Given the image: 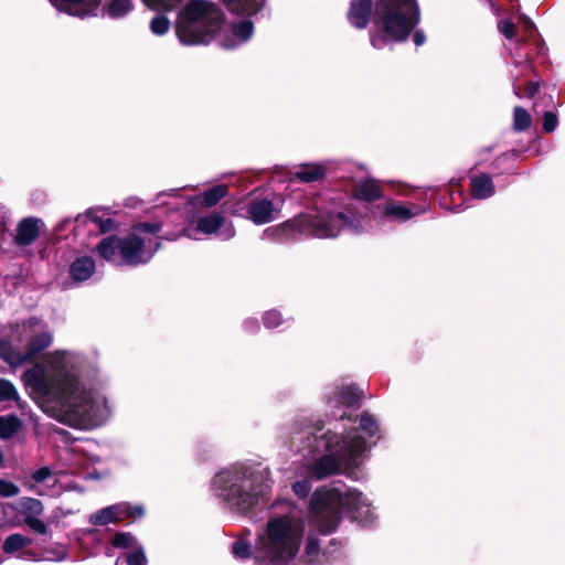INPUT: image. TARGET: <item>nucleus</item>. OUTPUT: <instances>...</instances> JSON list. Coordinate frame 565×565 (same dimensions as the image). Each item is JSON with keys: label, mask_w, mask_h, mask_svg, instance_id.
<instances>
[{"label": "nucleus", "mask_w": 565, "mask_h": 565, "mask_svg": "<svg viewBox=\"0 0 565 565\" xmlns=\"http://www.w3.org/2000/svg\"><path fill=\"white\" fill-rule=\"evenodd\" d=\"M361 393L353 384H334L329 387L327 403L335 418L326 427L322 420L307 416L296 417L285 429L290 447L311 462L299 476L291 489L299 499H306L312 489L311 480H322L337 475L359 480L360 467L381 438L377 419L370 412L359 416L338 412L341 406L352 407L359 404Z\"/></svg>", "instance_id": "obj_1"}, {"label": "nucleus", "mask_w": 565, "mask_h": 565, "mask_svg": "<svg viewBox=\"0 0 565 565\" xmlns=\"http://www.w3.org/2000/svg\"><path fill=\"white\" fill-rule=\"evenodd\" d=\"M343 512L363 527L373 526L377 520L372 501L356 489L342 492L339 488L321 487L312 493L307 509L291 500L275 501L255 541V562L290 565L300 553L307 526L313 522L322 534H330L337 530Z\"/></svg>", "instance_id": "obj_2"}, {"label": "nucleus", "mask_w": 565, "mask_h": 565, "mask_svg": "<svg viewBox=\"0 0 565 565\" xmlns=\"http://www.w3.org/2000/svg\"><path fill=\"white\" fill-rule=\"evenodd\" d=\"M107 383L95 355L73 354V429H96L110 419L113 407L104 392Z\"/></svg>", "instance_id": "obj_3"}, {"label": "nucleus", "mask_w": 565, "mask_h": 565, "mask_svg": "<svg viewBox=\"0 0 565 565\" xmlns=\"http://www.w3.org/2000/svg\"><path fill=\"white\" fill-rule=\"evenodd\" d=\"M367 227L369 224L362 214L330 204L318 209L315 214H300L279 225L268 227L264 231L263 237L274 241L297 239L301 235L335 238L344 230L360 234L367 231Z\"/></svg>", "instance_id": "obj_4"}, {"label": "nucleus", "mask_w": 565, "mask_h": 565, "mask_svg": "<svg viewBox=\"0 0 565 565\" xmlns=\"http://www.w3.org/2000/svg\"><path fill=\"white\" fill-rule=\"evenodd\" d=\"M266 470L234 465L218 471L212 479L211 491L223 509L246 513L256 507L270 491Z\"/></svg>", "instance_id": "obj_5"}, {"label": "nucleus", "mask_w": 565, "mask_h": 565, "mask_svg": "<svg viewBox=\"0 0 565 565\" xmlns=\"http://www.w3.org/2000/svg\"><path fill=\"white\" fill-rule=\"evenodd\" d=\"M46 364L35 362L22 379L38 395L54 402L63 409L60 422L71 426V369L66 353L55 351L45 355Z\"/></svg>", "instance_id": "obj_6"}, {"label": "nucleus", "mask_w": 565, "mask_h": 565, "mask_svg": "<svg viewBox=\"0 0 565 565\" xmlns=\"http://www.w3.org/2000/svg\"><path fill=\"white\" fill-rule=\"evenodd\" d=\"M159 222H141L132 226L125 237L109 235L96 246L98 254L115 266H139L147 264L160 247L157 234L161 231Z\"/></svg>", "instance_id": "obj_7"}, {"label": "nucleus", "mask_w": 565, "mask_h": 565, "mask_svg": "<svg viewBox=\"0 0 565 565\" xmlns=\"http://www.w3.org/2000/svg\"><path fill=\"white\" fill-rule=\"evenodd\" d=\"M419 21L416 0H379L373 12L372 46L381 50L392 41H405Z\"/></svg>", "instance_id": "obj_8"}, {"label": "nucleus", "mask_w": 565, "mask_h": 565, "mask_svg": "<svg viewBox=\"0 0 565 565\" xmlns=\"http://www.w3.org/2000/svg\"><path fill=\"white\" fill-rule=\"evenodd\" d=\"M224 21L220 7L206 0L190 1L177 24V35L184 45L209 43Z\"/></svg>", "instance_id": "obj_9"}, {"label": "nucleus", "mask_w": 565, "mask_h": 565, "mask_svg": "<svg viewBox=\"0 0 565 565\" xmlns=\"http://www.w3.org/2000/svg\"><path fill=\"white\" fill-rule=\"evenodd\" d=\"M424 212L425 210L415 203H406L388 198L382 203L370 205L367 214L363 215V218L369 224L367 231H370L381 228L387 222L405 223Z\"/></svg>", "instance_id": "obj_10"}, {"label": "nucleus", "mask_w": 565, "mask_h": 565, "mask_svg": "<svg viewBox=\"0 0 565 565\" xmlns=\"http://www.w3.org/2000/svg\"><path fill=\"white\" fill-rule=\"evenodd\" d=\"M212 234L217 235L222 241H230L235 236L236 231L233 223L218 212L200 215L182 228V235L194 241Z\"/></svg>", "instance_id": "obj_11"}, {"label": "nucleus", "mask_w": 565, "mask_h": 565, "mask_svg": "<svg viewBox=\"0 0 565 565\" xmlns=\"http://www.w3.org/2000/svg\"><path fill=\"white\" fill-rule=\"evenodd\" d=\"M98 450L96 440L73 436V476L84 480H99L104 473L96 468L100 462Z\"/></svg>", "instance_id": "obj_12"}, {"label": "nucleus", "mask_w": 565, "mask_h": 565, "mask_svg": "<svg viewBox=\"0 0 565 565\" xmlns=\"http://www.w3.org/2000/svg\"><path fill=\"white\" fill-rule=\"evenodd\" d=\"M317 534L323 535L317 524L312 522L306 529L305 548L300 561L307 565H332L340 562L344 556L341 543L331 540L321 552Z\"/></svg>", "instance_id": "obj_13"}, {"label": "nucleus", "mask_w": 565, "mask_h": 565, "mask_svg": "<svg viewBox=\"0 0 565 565\" xmlns=\"http://www.w3.org/2000/svg\"><path fill=\"white\" fill-rule=\"evenodd\" d=\"M239 215L249 220L256 225H263L273 222L279 215L280 209L264 196H254L239 203Z\"/></svg>", "instance_id": "obj_14"}, {"label": "nucleus", "mask_w": 565, "mask_h": 565, "mask_svg": "<svg viewBox=\"0 0 565 565\" xmlns=\"http://www.w3.org/2000/svg\"><path fill=\"white\" fill-rule=\"evenodd\" d=\"M145 515L142 504H131L129 502H119L103 508L89 516L93 525H107L109 523L121 522L128 519H139Z\"/></svg>", "instance_id": "obj_15"}, {"label": "nucleus", "mask_w": 565, "mask_h": 565, "mask_svg": "<svg viewBox=\"0 0 565 565\" xmlns=\"http://www.w3.org/2000/svg\"><path fill=\"white\" fill-rule=\"evenodd\" d=\"M498 30L508 40L504 45L509 56L512 58L515 67H521L522 72H531L532 64L527 54H522L519 49L525 41L523 38L516 36V26L508 19L498 21Z\"/></svg>", "instance_id": "obj_16"}, {"label": "nucleus", "mask_w": 565, "mask_h": 565, "mask_svg": "<svg viewBox=\"0 0 565 565\" xmlns=\"http://www.w3.org/2000/svg\"><path fill=\"white\" fill-rule=\"evenodd\" d=\"M108 214L105 209L92 207L85 214H78L75 222L77 226L87 225L89 233L105 234L116 228V223Z\"/></svg>", "instance_id": "obj_17"}, {"label": "nucleus", "mask_w": 565, "mask_h": 565, "mask_svg": "<svg viewBox=\"0 0 565 565\" xmlns=\"http://www.w3.org/2000/svg\"><path fill=\"white\" fill-rule=\"evenodd\" d=\"M42 226H44V223L39 217L28 216L22 218L17 224L14 244L20 247L32 245L39 238Z\"/></svg>", "instance_id": "obj_18"}, {"label": "nucleus", "mask_w": 565, "mask_h": 565, "mask_svg": "<svg viewBox=\"0 0 565 565\" xmlns=\"http://www.w3.org/2000/svg\"><path fill=\"white\" fill-rule=\"evenodd\" d=\"M254 34V23L250 20H242L232 23L226 29V34L222 39V46L228 50L246 43Z\"/></svg>", "instance_id": "obj_19"}, {"label": "nucleus", "mask_w": 565, "mask_h": 565, "mask_svg": "<svg viewBox=\"0 0 565 565\" xmlns=\"http://www.w3.org/2000/svg\"><path fill=\"white\" fill-rule=\"evenodd\" d=\"M53 337L49 331L32 334L24 345V359L26 363H33L42 352L51 347Z\"/></svg>", "instance_id": "obj_20"}, {"label": "nucleus", "mask_w": 565, "mask_h": 565, "mask_svg": "<svg viewBox=\"0 0 565 565\" xmlns=\"http://www.w3.org/2000/svg\"><path fill=\"white\" fill-rule=\"evenodd\" d=\"M372 4V0H352L348 12L349 22L358 29H364L371 19Z\"/></svg>", "instance_id": "obj_21"}, {"label": "nucleus", "mask_w": 565, "mask_h": 565, "mask_svg": "<svg viewBox=\"0 0 565 565\" xmlns=\"http://www.w3.org/2000/svg\"><path fill=\"white\" fill-rule=\"evenodd\" d=\"M470 193L477 200H487L493 196L495 186L492 175L488 173L472 174L470 177Z\"/></svg>", "instance_id": "obj_22"}, {"label": "nucleus", "mask_w": 565, "mask_h": 565, "mask_svg": "<svg viewBox=\"0 0 565 565\" xmlns=\"http://www.w3.org/2000/svg\"><path fill=\"white\" fill-rule=\"evenodd\" d=\"M227 10L237 15L252 17L260 11L265 0H222Z\"/></svg>", "instance_id": "obj_23"}, {"label": "nucleus", "mask_w": 565, "mask_h": 565, "mask_svg": "<svg viewBox=\"0 0 565 565\" xmlns=\"http://www.w3.org/2000/svg\"><path fill=\"white\" fill-rule=\"evenodd\" d=\"M226 194L227 186L224 184H217L205 190L201 195L192 198L189 203L212 207L216 205Z\"/></svg>", "instance_id": "obj_24"}, {"label": "nucleus", "mask_w": 565, "mask_h": 565, "mask_svg": "<svg viewBox=\"0 0 565 565\" xmlns=\"http://www.w3.org/2000/svg\"><path fill=\"white\" fill-rule=\"evenodd\" d=\"M354 193L359 200L367 203L380 200L383 196L379 182L373 179L363 180L358 183Z\"/></svg>", "instance_id": "obj_25"}, {"label": "nucleus", "mask_w": 565, "mask_h": 565, "mask_svg": "<svg viewBox=\"0 0 565 565\" xmlns=\"http://www.w3.org/2000/svg\"><path fill=\"white\" fill-rule=\"evenodd\" d=\"M327 168L319 163H305L296 168L294 177L301 182L310 183L324 177Z\"/></svg>", "instance_id": "obj_26"}, {"label": "nucleus", "mask_w": 565, "mask_h": 565, "mask_svg": "<svg viewBox=\"0 0 565 565\" xmlns=\"http://www.w3.org/2000/svg\"><path fill=\"white\" fill-rule=\"evenodd\" d=\"M95 260L84 256L73 262V285L87 280L95 271Z\"/></svg>", "instance_id": "obj_27"}, {"label": "nucleus", "mask_w": 565, "mask_h": 565, "mask_svg": "<svg viewBox=\"0 0 565 565\" xmlns=\"http://www.w3.org/2000/svg\"><path fill=\"white\" fill-rule=\"evenodd\" d=\"M0 359L11 367H18L26 363L24 353L17 351L7 339H0Z\"/></svg>", "instance_id": "obj_28"}, {"label": "nucleus", "mask_w": 565, "mask_h": 565, "mask_svg": "<svg viewBox=\"0 0 565 565\" xmlns=\"http://www.w3.org/2000/svg\"><path fill=\"white\" fill-rule=\"evenodd\" d=\"M132 8L131 0H111L110 2H105L103 14L111 19H120L128 14Z\"/></svg>", "instance_id": "obj_29"}, {"label": "nucleus", "mask_w": 565, "mask_h": 565, "mask_svg": "<svg viewBox=\"0 0 565 565\" xmlns=\"http://www.w3.org/2000/svg\"><path fill=\"white\" fill-rule=\"evenodd\" d=\"M100 0H73V17H96L100 10Z\"/></svg>", "instance_id": "obj_30"}, {"label": "nucleus", "mask_w": 565, "mask_h": 565, "mask_svg": "<svg viewBox=\"0 0 565 565\" xmlns=\"http://www.w3.org/2000/svg\"><path fill=\"white\" fill-rule=\"evenodd\" d=\"M21 426L22 422L14 414L0 416V438L4 440L12 438Z\"/></svg>", "instance_id": "obj_31"}, {"label": "nucleus", "mask_w": 565, "mask_h": 565, "mask_svg": "<svg viewBox=\"0 0 565 565\" xmlns=\"http://www.w3.org/2000/svg\"><path fill=\"white\" fill-rule=\"evenodd\" d=\"M32 543V539L26 537L20 533H13L9 535L2 545V550L6 554L15 553Z\"/></svg>", "instance_id": "obj_32"}, {"label": "nucleus", "mask_w": 565, "mask_h": 565, "mask_svg": "<svg viewBox=\"0 0 565 565\" xmlns=\"http://www.w3.org/2000/svg\"><path fill=\"white\" fill-rule=\"evenodd\" d=\"M18 510L25 516H38L43 512V504L39 499L23 497L18 502Z\"/></svg>", "instance_id": "obj_33"}, {"label": "nucleus", "mask_w": 565, "mask_h": 565, "mask_svg": "<svg viewBox=\"0 0 565 565\" xmlns=\"http://www.w3.org/2000/svg\"><path fill=\"white\" fill-rule=\"evenodd\" d=\"M111 544L116 548H129V551L142 548L136 537L129 532H117L111 539Z\"/></svg>", "instance_id": "obj_34"}, {"label": "nucleus", "mask_w": 565, "mask_h": 565, "mask_svg": "<svg viewBox=\"0 0 565 565\" xmlns=\"http://www.w3.org/2000/svg\"><path fill=\"white\" fill-rule=\"evenodd\" d=\"M116 565H147V557L143 548L125 552L117 558Z\"/></svg>", "instance_id": "obj_35"}, {"label": "nucleus", "mask_w": 565, "mask_h": 565, "mask_svg": "<svg viewBox=\"0 0 565 565\" xmlns=\"http://www.w3.org/2000/svg\"><path fill=\"white\" fill-rule=\"evenodd\" d=\"M20 396L14 384L4 377H0V403L18 402Z\"/></svg>", "instance_id": "obj_36"}, {"label": "nucleus", "mask_w": 565, "mask_h": 565, "mask_svg": "<svg viewBox=\"0 0 565 565\" xmlns=\"http://www.w3.org/2000/svg\"><path fill=\"white\" fill-rule=\"evenodd\" d=\"M532 122V118L526 109L515 107L513 113V127L516 131L526 130Z\"/></svg>", "instance_id": "obj_37"}, {"label": "nucleus", "mask_w": 565, "mask_h": 565, "mask_svg": "<svg viewBox=\"0 0 565 565\" xmlns=\"http://www.w3.org/2000/svg\"><path fill=\"white\" fill-rule=\"evenodd\" d=\"M170 22L164 15H157L150 23V30L156 35H163L169 31Z\"/></svg>", "instance_id": "obj_38"}, {"label": "nucleus", "mask_w": 565, "mask_h": 565, "mask_svg": "<svg viewBox=\"0 0 565 565\" xmlns=\"http://www.w3.org/2000/svg\"><path fill=\"white\" fill-rule=\"evenodd\" d=\"M143 3L153 10H172L177 8L183 0H142Z\"/></svg>", "instance_id": "obj_39"}, {"label": "nucleus", "mask_w": 565, "mask_h": 565, "mask_svg": "<svg viewBox=\"0 0 565 565\" xmlns=\"http://www.w3.org/2000/svg\"><path fill=\"white\" fill-rule=\"evenodd\" d=\"M263 322L268 329L277 328L282 322L281 313L275 309L268 310L264 313Z\"/></svg>", "instance_id": "obj_40"}, {"label": "nucleus", "mask_w": 565, "mask_h": 565, "mask_svg": "<svg viewBox=\"0 0 565 565\" xmlns=\"http://www.w3.org/2000/svg\"><path fill=\"white\" fill-rule=\"evenodd\" d=\"M232 552L237 558H248L252 554L249 544L244 540H238L233 543Z\"/></svg>", "instance_id": "obj_41"}, {"label": "nucleus", "mask_w": 565, "mask_h": 565, "mask_svg": "<svg viewBox=\"0 0 565 565\" xmlns=\"http://www.w3.org/2000/svg\"><path fill=\"white\" fill-rule=\"evenodd\" d=\"M24 522L31 530H33L38 534L44 535L47 532L46 524L36 516H25Z\"/></svg>", "instance_id": "obj_42"}, {"label": "nucleus", "mask_w": 565, "mask_h": 565, "mask_svg": "<svg viewBox=\"0 0 565 565\" xmlns=\"http://www.w3.org/2000/svg\"><path fill=\"white\" fill-rule=\"evenodd\" d=\"M19 493V487L11 481L0 479V495L11 498Z\"/></svg>", "instance_id": "obj_43"}, {"label": "nucleus", "mask_w": 565, "mask_h": 565, "mask_svg": "<svg viewBox=\"0 0 565 565\" xmlns=\"http://www.w3.org/2000/svg\"><path fill=\"white\" fill-rule=\"evenodd\" d=\"M558 125V119L555 113L545 111L543 114V129L545 132H553Z\"/></svg>", "instance_id": "obj_44"}, {"label": "nucleus", "mask_w": 565, "mask_h": 565, "mask_svg": "<svg viewBox=\"0 0 565 565\" xmlns=\"http://www.w3.org/2000/svg\"><path fill=\"white\" fill-rule=\"evenodd\" d=\"M52 476V470L49 467H42L32 473V479L36 483L46 481Z\"/></svg>", "instance_id": "obj_45"}, {"label": "nucleus", "mask_w": 565, "mask_h": 565, "mask_svg": "<svg viewBox=\"0 0 565 565\" xmlns=\"http://www.w3.org/2000/svg\"><path fill=\"white\" fill-rule=\"evenodd\" d=\"M58 11L71 14V0H49Z\"/></svg>", "instance_id": "obj_46"}, {"label": "nucleus", "mask_w": 565, "mask_h": 565, "mask_svg": "<svg viewBox=\"0 0 565 565\" xmlns=\"http://www.w3.org/2000/svg\"><path fill=\"white\" fill-rule=\"evenodd\" d=\"M522 22L524 26L525 36L531 38L535 32L534 23L529 18L525 17L522 18Z\"/></svg>", "instance_id": "obj_47"}, {"label": "nucleus", "mask_w": 565, "mask_h": 565, "mask_svg": "<svg viewBox=\"0 0 565 565\" xmlns=\"http://www.w3.org/2000/svg\"><path fill=\"white\" fill-rule=\"evenodd\" d=\"M258 328H259V324L256 319H247L244 322V329L248 332H254V331L258 330Z\"/></svg>", "instance_id": "obj_48"}, {"label": "nucleus", "mask_w": 565, "mask_h": 565, "mask_svg": "<svg viewBox=\"0 0 565 565\" xmlns=\"http://www.w3.org/2000/svg\"><path fill=\"white\" fill-rule=\"evenodd\" d=\"M413 41H414L415 45H417V46L423 45L425 43V41H426V35H425L424 31L423 30H417L414 33Z\"/></svg>", "instance_id": "obj_49"}, {"label": "nucleus", "mask_w": 565, "mask_h": 565, "mask_svg": "<svg viewBox=\"0 0 565 565\" xmlns=\"http://www.w3.org/2000/svg\"><path fill=\"white\" fill-rule=\"evenodd\" d=\"M537 89H539L537 83H529V85L525 88L524 96L531 98V97H533L535 95Z\"/></svg>", "instance_id": "obj_50"}, {"label": "nucleus", "mask_w": 565, "mask_h": 565, "mask_svg": "<svg viewBox=\"0 0 565 565\" xmlns=\"http://www.w3.org/2000/svg\"><path fill=\"white\" fill-rule=\"evenodd\" d=\"M512 77H513V92L514 94L518 96V97H521V88L520 86H518L516 82L519 79V75H514L512 73Z\"/></svg>", "instance_id": "obj_51"}, {"label": "nucleus", "mask_w": 565, "mask_h": 565, "mask_svg": "<svg viewBox=\"0 0 565 565\" xmlns=\"http://www.w3.org/2000/svg\"><path fill=\"white\" fill-rule=\"evenodd\" d=\"M489 4H490V8L491 10L495 13V14H499L500 13V8L499 6L495 3V0H488Z\"/></svg>", "instance_id": "obj_52"}, {"label": "nucleus", "mask_w": 565, "mask_h": 565, "mask_svg": "<svg viewBox=\"0 0 565 565\" xmlns=\"http://www.w3.org/2000/svg\"><path fill=\"white\" fill-rule=\"evenodd\" d=\"M138 201L135 200V199H128L127 202H126V206H129V207H135L137 205Z\"/></svg>", "instance_id": "obj_53"}, {"label": "nucleus", "mask_w": 565, "mask_h": 565, "mask_svg": "<svg viewBox=\"0 0 565 565\" xmlns=\"http://www.w3.org/2000/svg\"><path fill=\"white\" fill-rule=\"evenodd\" d=\"M167 239L173 241L177 238V236H166Z\"/></svg>", "instance_id": "obj_54"}, {"label": "nucleus", "mask_w": 565, "mask_h": 565, "mask_svg": "<svg viewBox=\"0 0 565 565\" xmlns=\"http://www.w3.org/2000/svg\"><path fill=\"white\" fill-rule=\"evenodd\" d=\"M73 491L77 490V487L73 483L72 486Z\"/></svg>", "instance_id": "obj_55"}]
</instances>
